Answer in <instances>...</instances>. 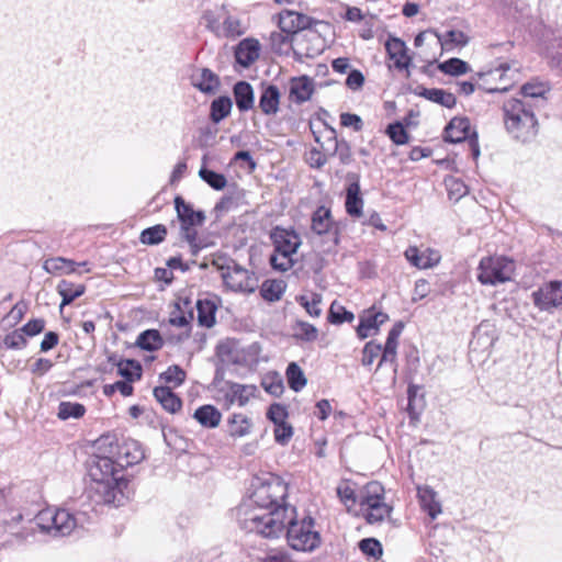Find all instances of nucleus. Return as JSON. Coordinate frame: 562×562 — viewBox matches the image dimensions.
Segmentation results:
<instances>
[{"label":"nucleus","mask_w":562,"mask_h":562,"mask_svg":"<svg viewBox=\"0 0 562 562\" xmlns=\"http://www.w3.org/2000/svg\"><path fill=\"white\" fill-rule=\"evenodd\" d=\"M288 485L280 477H270L255 486L250 504L239 508L241 526L249 532L265 538H278L285 529L289 513L295 507L285 504Z\"/></svg>","instance_id":"nucleus-1"},{"label":"nucleus","mask_w":562,"mask_h":562,"mask_svg":"<svg viewBox=\"0 0 562 562\" xmlns=\"http://www.w3.org/2000/svg\"><path fill=\"white\" fill-rule=\"evenodd\" d=\"M115 456H95L90 469L92 484L88 490V497L95 504H105L119 507L125 504L127 496L124 490L128 481L119 473Z\"/></svg>","instance_id":"nucleus-2"},{"label":"nucleus","mask_w":562,"mask_h":562,"mask_svg":"<svg viewBox=\"0 0 562 562\" xmlns=\"http://www.w3.org/2000/svg\"><path fill=\"white\" fill-rule=\"evenodd\" d=\"M503 111L506 130L514 138L527 143L536 137L538 121L533 112V104L513 98L504 102Z\"/></svg>","instance_id":"nucleus-3"},{"label":"nucleus","mask_w":562,"mask_h":562,"mask_svg":"<svg viewBox=\"0 0 562 562\" xmlns=\"http://www.w3.org/2000/svg\"><path fill=\"white\" fill-rule=\"evenodd\" d=\"M285 527L286 541L293 550L312 552L322 543L321 535L315 530V520L310 515L297 518L296 510L294 514L290 512L285 519Z\"/></svg>","instance_id":"nucleus-4"},{"label":"nucleus","mask_w":562,"mask_h":562,"mask_svg":"<svg viewBox=\"0 0 562 562\" xmlns=\"http://www.w3.org/2000/svg\"><path fill=\"white\" fill-rule=\"evenodd\" d=\"M89 520V517L83 512L76 514L67 509H44L36 516L37 527L47 533L55 537L69 536L75 529L82 528Z\"/></svg>","instance_id":"nucleus-5"},{"label":"nucleus","mask_w":562,"mask_h":562,"mask_svg":"<svg viewBox=\"0 0 562 562\" xmlns=\"http://www.w3.org/2000/svg\"><path fill=\"white\" fill-rule=\"evenodd\" d=\"M358 504L366 521L370 525L384 521L393 510L392 506L385 503L383 485L376 481L363 486L359 493Z\"/></svg>","instance_id":"nucleus-6"},{"label":"nucleus","mask_w":562,"mask_h":562,"mask_svg":"<svg viewBox=\"0 0 562 562\" xmlns=\"http://www.w3.org/2000/svg\"><path fill=\"white\" fill-rule=\"evenodd\" d=\"M274 252L270 256L271 266L280 271H288L294 265L293 255L301 246V237L293 229L274 227L270 234Z\"/></svg>","instance_id":"nucleus-7"},{"label":"nucleus","mask_w":562,"mask_h":562,"mask_svg":"<svg viewBox=\"0 0 562 562\" xmlns=\"http://www.w3.org/2000/svg\"><path fill=\"white\" fill-rule=\"evenodd\" d=\"M514 269V261L506 257H485L480 261L477 279L482 284L496 285L509 281Z\"/></svg>","instance_id":"nucleus-8"},{"label":"nucleus","mask_w":562,"mask_h":562,"mask_svg":"<svg viewBox=\"0 0 562 562\" xmlns=\"http://www.w3.org/2000/svg\"><path fill=\"white\" fill-rule=\"evenodd\" d=\"M531 296L535 306L542 312L552 314L557 310H562V280L543 283Z\"/></svg>","instance_id":"nucleus-9"},{"label":"nucleus","mask_w":562,"mask_h":562,"mask_svg":"<svg viewBox=\"0 0 562 562\" xmlns=\"http://www.w3.org/2000/svg\"><path fill=\"white\" fill-rule=\"evenodd\" d=\"M175 209L177 217L180 221V231L182 238H193L195 227L203 225L205 214L203 211L193 210L192 205L187 203L180 195L175 198Z\"/></svg>","instance_id":"nucleus-10"},{"label":"nucleus","mask_w":562,"mask_h":562,"mask_svg":"<svg viewBox=\"0 0 562 562\" xmlns=\"http://www.w3.org/2000/svg\"><path fill=\"white\" fill-rule=\"evenodd\" d=\"M222 270V278L227 288L239 292H254L256 281L252 274L244 267L231 261L227 266H218Z\"/></svg>","instance_id":"nucleus-11"},{"label":"nucleus","mask_w":562,"mask_h":562,"mask_svg":"<svg viewBox=\"0 0 562 562\" xmlns=\"http://www.w3.org/2000/svg\"><path fill=\"white\" fill-rule=\"evenodd\" d=\"M323 49L324 41L315 31L307 30L293 38L292 50L299 61H303L304 58H314L322 54Z\"/></svg>","instance_id":"nucleus-12"},{"label":"nucleus","mask_w":562,"mask_h":562,"mask_svg":"<svg viewBox=\"0 0 562 562\" xmlns=\"http://www.w3.org/2000/svg\"><path fill=\"white\" fill-rule=\"evenodd\" d=\"M312 231L317 235H327L335 244L338 243V226L331 217L330 210L319 206L312 215Z\"/></svg>","instance_id":"nucleus-13"},{"label":"nucleus","mask_w":562,"mask_h":562,"mask_svg":"<svg viewBox=\"0 0 562 562\" xmlns=\"http://www.w3.org/2000/svg\"><path fill=\"white\" fill-rule=\"evenodd\" d=\"M347 180L349 183L346 189V212L351 217H360L362 215L363 199L360 192L359 176L350 172L347 175Z\"/></svg>","instance_id":"nucleus-14"},{"label":"nucleus","mask_w":562,"mask_h":562,"mask_svg":"<svg viewBox=\"0 0 562 562\" xmlns=\"http://www.w3.org/2000/svg\"><path fill=\"white\" fill-rule=\"evenodd\" d=\"M116 449L117 451L114 456L121 469L137 464L145 458L143 448L135 440H126L119 445Z\"/></svg>","instance_id":"nucleus-15"},{"label":"nucleus","mask_w":562,"mask_h":562,"mask_svg":"<svg viewBox=\"0 0 562 562\" xmlns=\"http://www.w3.org/2000/svg\"><path fill=\"white\" fill-rule=\"evenodd\" d=\"M407 261L418 269H429L440 262L441 256L438 250L426 248L420 251L416 246H409L405 252Z\"/></svg>","instance_id":"nucleus-16"},{"label":"nucleus","mask_w":562,"mask_h":562,"mask_svg":"<svg viewBox=\"0 0 562 562\" xmlns=\"http://www.w3.org/2000/svg\"><path fill=\"white\" fill-rule=\"evenodd\" d=\"M279 27L290 36L296 35L300 31H305L311 25L310 16L295 11H283L279 14Z\"/></svg>","instance_id":"nucleus-17"},{"label":"nucleus","mask_w":562,"mask_h":562,"mask_svg":"<svg viewBox=\"0 0 562 562\" xmlns=\"http://www.w3.org/2000/svg\"><path fill=\"white\" fill-rule=\"evenodd\" d=\"M191 83L205 94H214L220 88L218 76L209 68H201L191 75Z\"/></svg>","instance_id":"nucleus-18"},{"label":"nucleus","mask_w":562,"mask_h":562,"mask_svg":"<svg viewBox=\"0 0 562 562\" xmlns=\"http://www.w3.org/2000/svg\"><path fill=\"white\" fill-rule=\"evenodd\" d=\"M228 391L225 398L228 405L237 403L239 406H245L251 397L256 396L258 389L254 384H240L236 382H226Z\"/></svg>","instance_id":"nucleus-19"},{"label":"nucleus","mask_w":562,"mask_h":562,"mask_svg":"<svg viewBox=\"0 0 562 562\" xmlns=\"http://www.w3.org/2000/svg\"><path fill=\"white\" fill-rule=\"evenodd\" d=\"M550 91L548 82L531 80L526 82L520 88V100L529 101L533 104V108L539 103L543 105L546 103V94Z\"/></svg>","instance_id":"nucleus-20"},{"label":"nucleus","mask_w":562,"mask_h":562,"mask_svg":"<svg viewBox=\"0 0 562 562\" xmlns=\"http://www.w3.org/2000/svg\"><path fill=\"white\" fill-rule=\"evenodd\" d=\"M389 319L387 314L383 312H375L373 308L368 310L360 316V322L357 327V335L360 339L369 337L370 330H378Z\"/></svg>","instance_id":"nucleus-21"},{"label":"nucleus","mask_w":562,"mask_h":562,"mask_svg":"<svg viewBox=\"0 0 562 562\" xmlns=\"http://www.w3.org/2000/svg\"><path fill=\"white\" fill-rule=\"evenodd\" d=\"M385 49L390 59L394 60V67L398 70L407 69L411 65V57L407 55L405 43L396 37H391L385 43Z\"/></svg>","instance_id":"nucleus-22"},{"label":"nucleus","mask_w":562,"mask_h":562,"mask_svg":"<svg viewBox=\"0 0 562 562\" xmlns=\"http://www.w3.org/2000/svg\"><path fill=\"white\" fill-rule=\"evenodd\" d=\"M260 45L257 40L245 38L235 49L236 61L247 68L259 58Z\"/></svg>","instance_id":"nucleus-23"},{"label":"nucleus","mask_w":562,"mask_h":562,"mask_svg":"<svg viewBox=\"0 0 562 562\" xmlns=\"http://www.w3.org/2000/svg\"><path fill=\"white\" fill-rule=\"evenodd\" d=\"M470 135V121L467 117H453L445 128V140L461 143Z\"/></svg>","instance_id":"nucleus-24"},{"label":"nucleus","mask_w":562,"mask_h":562,"mask_svg":"<svg viewBox=\"0 0 562 562\" xmlns=\"http://www.w3.org/2000/svg\"><path fill=\"white\" fill-rule=\"evenodd\" d=\"M313 91V80L307 76L293 78L290 81V99L299 104L310 100Z\"/></svg>","instance_id":"nucleus-25"},{"label":"nucleus","mask_w":562,"mask_h":562,"mask_svg":"<svg viewBox=\"0 0 562 562\" xmlns=\"http://www.w3.org/2000/svg\"><path fill=\"white\" fill-rule=\"evenodd\" d=\"M417 495L422 508L435 519L441 513V504L437 499V493L428 485L418 486Z\"/></svg>","instance_id":"nucleus-26"},{"label":"nucleus","mask_w":562,"mask_h":562,"mask_svg":"<svg viewBox=\"0 0 562 562\" xmlns=\"http://www.w3.org/2000/svg\"><path fill=\"white\" fill-rule=\"evenodd\" d=\"M315 142L319 144V150L326 156L333 157L336 155L337 151V144L339 140L336 136V131L333 127L327 126L324 124V131L323 132H316L312 128Z\"/></svg>","instance_id":"nucleus-27"},{"label":"nucleus","mask_w":562,"mask_h":562,"mask_svg":"<svg viewBox=\"0 0 562 562\" xmlns=\"http://www.w3.org/2000/svg\"><path fill=\"white\" fill-rule=\"evenodd\" d=\"M234 99L240 112H247L254 108V89L247 81H238L233 88Z\"/></svg>","instance_id":"nucleus-28"},{"label":"nucleus","mask_w":562,"mask_h":562,"mask_svg":"<svg viewBox=\"0 0 562 562\" xmlns=\"http://www.w3.org/2000/svg\"><path fill=\"white\" fill-rule=\"evenodd\" d=\"M280 91L277 86L269 85L263 88L260 99L259 108L266 115L276 114L279 110Z\"/></svg>","instance_id":"nucleus-29"},{"label":"nucleus","mask_w":562,"mask_h":562,"mask_svg":"<svg viewBox=\"0 0 562 562\" xmlns=\"http://www.w3.org/2000/svg\"><path fill=\"white\" fill-rule=\"evenodd\" d=\"M154 396L162 408L171 414L180 411L182 406L180 397L168 386H156L154 389Z\"/></svg>","instance_id":"nucleus-30"},{"label":"nucleus","mask_w":562,"mask_h":562,"mask_svg":"<svg viewBox=\"0 0 562 562\" xmlns=\"http://www.w3.org/2000/svg\"><path fill=\"white\" fill-rule=\"evenodd\" d=\"M193 418L205 428H216L221 420V412L213 405H202L195 409Z\"/></svg>","instance_id":"nucleus-31"},{"label":"nucleus","mask_w":562,"mask_h":562,"mask_svg":"<svg viewBox=\"0 0 562 562\" xmlns=\"http://www.w3.org/2000/svg\"><path fill=\"white\" fill-rule=\"evenodd\" d=\"M85 291L86 286L83 284H75L68 280H61L57 284V292L61 296L60 310L81 296Z\"/></svg>","instance_id":"nucleus-32"},{"label":"nucleus","mask_w":562,"mask_h":562,"mask_svg":"<svg viewBox=\"0 0 562 562\" xmlns=\"http://www.w3.org/2000/svg\"><path fill=\"white\" fill-rule=\"evenodd\" d=\"M418 95L424 97L425 99L432 101L435 103H438L448 109L453 108L457 102L454 94H452L451 92H448L443 89L423 88L422 91L418 92Z\"/></svg>","instance_id":"nucleus-33"},{"label":"nucleus","mask_w":562,"mask_h":562,"mask_svg":"<svg viewBox=\"0 0 562 562\" xmlns=\"http://www.w3.org/2000/svg\"><path fill=\"white\" fill-rule=\"evenodd\" d=\"M135 345L146 351H156L164 346V339L157 329H147L138 335Z\"/></svg>","instance_id":"nucleus-34"},{"label":"nucleus","mask_w":562,"mask_h":562,"mask_svg":"<svg viewBox=\"0 0 562 562\" xmlns=\"http://www.w3.org/2000/svg\"><path fill=\"white\" fill-rule=\"evenodd\" d=\"M286 284L283 280H266L261 288L260 294L265 301L277 302L285 292Z\"/></svg>","instance_id":"nucleus-35"},{"label":"nucleus","mask_w":562,"mask_h":562,"mask_svg":"<svg viewBox=\"0 0 562 562\" xmlns=\"http://www.w3.org/2000/svg\"><path fill=\"white\" fill-rule=\"evenodd\" d=\"M76 262L74 260L64 258V257H55L49 258L44 261L43 269L48 273H75Z\"/></svg>","instance_id":"nucleus-36"},{"label":"nucleus","mask_w":562,"mask_h":562,"mask_svg":"<svg viewBox=\"0 0 562 562\" xmlns=\"http://www.w3.org/2000/svg\"><path fill=\"white\" fill-rule=\"evenodd\" d=\"M233 103L229 97H218L211 103L210 119L213 123H220L231 113Z\"/></svg>","instance_id":"nucleus-37"},{"label":"nucleus","mask_w":562,"mask_h":562,"mask_svg":"<svg viewBox=\"0 0 562 562\" xmlns=\"http://www.w3.org/2000/svg\"><path fill=\"white\" fill-rule=\"evenodd\" d=\"M196 312L199 324L205 327H212L215 324L216 305L209 300H199L196 302Z\"/></svg>","instance_id":"nucleus-38"},{"label":"nucleus","mask_w":562,"mask_h":562,"mask_svg":"<svg viewBox=\"0 0 562 562\" xmlns=\"http://www.w3.org/2000/svg\"><path fill=\"white\" fill-rule=\"evenodd\" d=\"M117 373L127 382H134L142 378V366L138 361L127 359L117 363Z\"/></svg>","instance_id":"nucleus-39"},{"label":"nucleus","mask_w":562,"mask_h":562,"mask_svg":"<svg viewBox=\"0 0 562 562\" xmlns=\"http://www.w3.org/2000/svg\"><path fill=\"white\" fill-rule=\"evenodd\" d=\"M167 227L162 224L148 227L140 233L139 240L144 245H158L165 240Z\"/></svg>","instance_id":"nucleus-40"},{"label":"nucleus","mask_w":562,"mask_h":562,"mask_svg":"<svg viewBox=\"0 0 562 562\" xmlns=\"http://www.w3.org/2000/svg\"><path fill=\"white\" fill-rule=\"evenodd\" d=\"M286 379L289 386L295 391H301L307 383L303 370L295 362H291L286 368Z\"/></svg>","instance_id":"nucleus-41"},{"label":"nucleus","mask_w":562,"mask_h":562,"mask_svg":"<svg viewBox=\"0 0 562 562\" xmlns=\"http://www.w3.org/2000/svg\"><path fill=\"white\" fill-rule=\"evenodd\" d=\"M434 35L437 37L438 43L442 48H446L449 45L465 46L468 44V36L462 31L450 30L443 35L434 32Z\"/></svg>","instance_id":"nucleus-42"},{"label":"nucleus","mask_w":562,"mask_h":562,"mask_svg":"<svg viewBox=\"0 0 562 562\" xmlns=\"http://www.w3.org/2000/svg\"><path fill=\"white\" fill-rule=\"evenodd\" d=\"M251 423L243 414H234L229 418V434L233 437H244L250 432Z\"/></svg>","instance_id":"nucleus-43"},{"label":"nucleus","mask_w":562,"mask_h":562,"mask_svg":"<svg viewBox=\"0 0 562 562\" xmlns=\"http://www.w3.org/2000/svg\"><path fill=\"white\" fill-rule=\"evenodd\" d=\"M438 68L441 72L451 76H460L467 74L470 70V66L467 61L456 57L440 63Z\"/></svg>","instance_id":"nucleus-44"},{"label":"nucleus","mask_w":562,"mask_h":562,"mask_svg":"<svg viewBox=\"0 0 562 562\" xmlns=\"http://www.w3.org/2000/svg\"><path fill=\"white\" fill-rule=\"evenodd\" d=\"M199 176L212 189L217 191L223 190L227 184V179L223 173L216 172L205 167L200 169Z\"/></svg>","instance_id":"nucleus-45"},{"label":"nucleus","mask_w":562,"mask_h":562,"mask_svg":"<svg viewBox=\"0 0 562 562\" xmlns=\"http://www.w3.org/2000/svg\"><path fill=\"white\" fill-rule=\"evenodd\" d=\"M86 408L80 403L60 402L58 406L57 416L63 419L80 418L85 415Z\"/></svg>","instance_id":"nucleus-46"},{"label":"nucleus","mask_w":562,"mask_h":562,"mask_svg":"<svg viewBox=\"0 0 562 562\" xmlns=\"http://www.w3.org/2000/svg\"><path fill=\"white\" fill-rule=\"evenodd\" d=\"M353 314L347 311L342 305L333 302L329 308L328 321L331 324H342L344 322L353 321Z\"/></svg>","instance_id":"nucleus-47"},{"label":"nucleus","mask_w":562,"mask_h":562,"mask_svg":"<svg viewBox=\"0 0 562 562\" xmlns=\"http://www.w3.org/2000/svg\"><path fill=\"white\" fill-rule=\"evenodd\" d=\"M160 380L166 383L172 384L175 387L181 385L186 380V372L177 364L170 366L165 372L159 375Z\"/></svg>","instance_id":"nucleus-48"},{"label":"nucleus","mask_w":562,"mask_h":562,"mask_svg":"<svg viewBox=\"0 0 562 562\" xmlns=\"http://www.w3.org/2000/svg\"><path fill=\"white\" fill-rule=\"evenodd\" d=\"M297 301L312 317L321 316L322 310L319 304L322 302V296L319 294L314 293L312 294L311 299L308 296L302 295Z\"/></svg>","instance_id":"nucleus-49"},{"label":"nucleus","mask_w":562,"mask_h":562,"mask_svg":"<svg viewBox=\"0 0 562 562\" xmlns=\"http://www.w3.org/2000/svg\"><path fill=\"white\" fill-rule=\"evenodd\" d=\"M27 340L25 335L20 329H15L3 338V346L8 349L20 350L26 347Z\"/></svg>","instance_id":"nucleus-50"},{"label":"nucleus","mask_w":562,"mask_h":562,"mask_svg":"<svg viewBox=\"0 0 562 562\" xmlns=\"http://www.w3.org/2000/svg\"><path fill=\"white\" fill-rule=\"evenodd\" d=\"M386 134L396 145H404L408 142V134L400 122L390 124L386 128Z\"/></svg>","instance_id":"nucleus-51"},{"label":"nucleus","mask_w":562,"mask_h":562,"mask_svg":"<svg viewBox=\"0 0 562 562\" xmlns=\"http://www.w3.org/2000/svg\"><path fill=\"white\" fill-rule=\"evenodd\" d=\"M382 346L373 340L367 342L362 350L361 363L364 367L371 366L374 360L380 356Z\"/></svg>","instance_id":"nucleus-52"},{"label":"nucleus","mask_w":562,"mask_h":562,"mask_svg":"<svg viewBox=\"0 0 562 562\" xmlns=\"http://www.w3.org/2000/svg\"><path fill=\"white\" fill-rule=\"evenodd\" d=\"M360 550L368 557L378 559L382 555V546L374 538H366L359 542Z\"/></svg>","instance_id":"nucleus-53"},{"label":"nucleus","mask_w":562,"mask_h":562,"mask_svg":"<svg viewBox=\"0 0 562 562\" xmlns=\"http://www.w3.org/2000/svg\"><path fill=\"white\" fill-rule=\"evenodd\" d=\"M295 336L306 341H313L317 338V329L314 325L306 322H297L294 327Z\"/></svg>","instance_id":"nucleus-54"},{"label":"nucleus","mask_w":562,"mask_h":562,"mask_svg":"<svg viewBox=\"0 0 562 562\" xmlns=\"http://www.w3.org/2000/svg\"><path fill=\"white\" fill-rule=\"evenodd\" d=\"M223 30L225 36L227 37H236L240 36L244 33L240 21L237 18L228 15L223 22Z\"/></svg>","instance_id":"nucleus-55"},{"label":"nucleus","mask_w":562,"mask_h":562,"mask_svg":"<svg viewBox=\"0 0 562 562\" xmlns=\"http://www.w3.org/2000/svg\"><path fill=\"white\" fill-rule=\"evenodd\" d=\"M293 36H290L288 33H284L280 30V32H272L270 35L271 46L274 50L281 52L283 47L288 44L292 46Z\"/></svg>","instance_id":"nucleus-56"},{"label":"nucleus","mask_w":562,"mask_h":562,"mask_svg":"<svg viewBox=\"0 0 562 562\" xmlns=\"http://www.w3.org/2000/svg\"><path fill=\"white\" fill-rule=\"evenodd\" d=\"M267 417L274 423V425H279L285 422L288 417V412L284 406L280 404H272L267 413Z\"/></svg>","instance_id":"nucleus-57"},{"label":"nucleus","mask_w":562,"mask_h":562,"mask_svg":"<svg viewBox=\"0 0 562 562\" xmlns=\"http://www.w3.org/2000/svg\"><path fill=\"white\" fill-rule=\"evenodd\" d=\"M337 494L340 498V501L346 505H355L358 503L359 495H356V492L352 487L349 485H342L337 487Z\"/></svg>","instance_id":"nucleus-58"},{"label":"nucleus","mask_w":562,"mask_h":562,"mask_svg":"<svg viewBox=\"0 0 562 562\" xmlns=\"http://www.w3.org/2000/svg\"><path fill=\"white\" fill-rule=\"evenodd\" d=\"M403 324L396 323L387 334V338L383 348L390 350H397L398 338L403 330Z\"/></svg>","instance_id":"nucleus-59"},{"label":"nucleus","mask_w":562,"mask_h":562,"mask_svg":"<svg viewBox=\"0 0 562 562\" xmlns=\"http://www.w3.org/2000/svg\"><path fill=\"white\" fill-rule=\"evenodd\" d=\"M328 160L326 154L322 153L318 148H312L306 157V161L312 168H322Z\"/></svg>","instance_id":"nucleus-60"},{"label":"nucleus","mask_w":562,"mask_h":562,"mask_svg":"<svg viewBox=\"0 0 562 562\" xmlns=\"http://www.w3.org/2000/svg\"><path fill=\"white\" fill-rule=\"evenodd\" d=\"M45 328V321L43 318H35L27 322L23 327H21V330L25 336H36L41 334Z\"/></svg>","instance_id":"nucleus-61"},{"label":"nucleus","mask_w":562,"mask_h":562,"mask_svg":"<svg viewBox=\"0 0 562 562\" xmlns=\"http://www.w3.org/2000/svg\"><path fill=\"white\" fill-rule=\"evenodd\" d=\"M292 435H293V429L285 422L282 424L276 425L274 439L277 442H279L281 445H285V443H288V441L290 440Z\"/></svg>","instance_id":"nucleus-62"},{"label":"nucleus","mask_w":562,"mask_h":562,"mask_svg":"<svg viewBox=\"0 0 562 562\" xmlns=\"http://www.w3.org/2000/svg\"><path fill=\"white\" fill-rule=\"evenodd\" d=\"M340 123L342 126L352 127L356 132L361 131L363 126L361 117L351 113H342L340 115Z\"/></svg>","instance_id":"nucleus-63"},{"label":"nucleus","mask_w":562,"mask_h":562,"mask_svg":"<svg viewBox=\"0 0 562 562\" xmlns=\"http://www.w3.org/2000/svg\"><path fill=\"white\" fill-rule=\"evenodd\" d=\"M202 21L207 30L215 34H220L221 23L220 19L215 15L213 11H205L202 15Z\"/></svg>","instance_id":"nucleus-64"}]
</instances>
